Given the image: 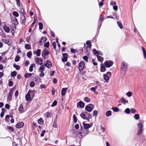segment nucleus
Segmentation results:
<instances>
[{
  "instance_id": "obj_5",
  "label": "nucleus",
  "mask_w": 146,
  "mask_h": 146,
  "mask_svg": "<svg viewBox=\"0 0 146 146\" xmlns=\"http://www.w3.org/2000/svg\"><path fill=\"white\" fill-rule=\"evenodd\" d=\"M94 106L91 104H89L85 107V109L86 111L89 112H91L94 108Z\"/></svg>"
},
{
  "instance_id": "obj_62",
  "label": "nucleus",
  "mask_w": 146,
  "mask_h": 146,
  "mask_svg": "<svg viewBox=\"0 0 146 146\" xmlns=\"http://www.w3.org/2000/svg\"><path fill=\"white\" fill-rule=\"evenodd\" d=\"M131 113H135L136 111V110L135 109L133 108H131Z\"/></svg>"
},
{
  "instance_id": "obj_34",
  "label": "nucleus",
  "mask_w": 146,
  "mask_h": 146,
  "mask_svg": "<svg viewBox=\"0 0 146 146\" xmlns=\"http://www.w3.org/2000/svg\"><path fill=\"white\" fill-rule=\"evenodd\" d=\"M134 118L136 120H138L139 119V114H135L134 117Z\"/></svg>"
},
{
  "instance_id": "obj_58",
  "label": "nucleus",
  "mask_w": 146,
  "mask_h": 146,
  "mask_svg": "<svg viewBox=\"0 0 146 146\" xmlns=\"http://www.w3.org/2000/svg\"><path fill=\"white\" fill-rule=\"evenodd\" d=\"M142 129H139L137 131V134L138 135H140L142 133Z\"/></svg>"
},
{
  "instance_id": "obj_24",
  "label": "nucleus",
  "mask_w": 146,
  "mask_h": 146,
  "mask_svg": "<svg viewBox=\"0 0 146 146\" xmlns=\"http://www.w3.org/2000/svg\"><path fill=\"white\" fill-rule=\"evenodd\" d=\"M106 70L105 66L103 64H101V65L100 70L102 72H104Z\"/></svg>"
},
{
  "instance_id": "obj_59",
  "label": "nucleus",
  "mask_w": 146,
  "mask_h": 146,
  "mask_svg": "<svg viewBox=\"0 0 146 146\" xmlns=\"http://www.w3.org/2000/svg\"><path fill=\"white\" fill-rule=\"evenodd\" d=\"M44 46L46 47H48L49 46V42H46L44 45Z\"/></svg>"
},
{
  "instance_id": "obj_36",
  "label": "nucleus",
  "mask_w": 146,
  "mask_h": 146,
  "mask_svg": "<svg viewBox=\"0 0 146 146\" xmlns=\"http://www.w3.org/2000/svg\"><path fill=\"white\" fill-rule=\"evenodd\" d=\"M117 24L118 26L121 29H122L123 28V27L121 23H120L119 21L117 22Z\"/></svg>"
},
{
  "instance_id": "obj_46",
  "label": "nucleus",
  "mask_w": 146,
  "mask_h": 146,
  "mask_svg": "<svg viewBox=\"0 0 146 146\" xmlns=\"http://www.w3.org/2000/svg\"><path fill=\"white\" fill-rule=\"evenodd\" d=\"M27 56L29 58H31L32 56V52H27Z\"/></svg>"
},
{
  "instance_id": "obj_41",
  "label": "nucleus",
  "mask_w": 146,
  "mask_h": 146,
  "mask_svg": "<svg viewBox=\"0 0 146 146\" xmlns=\"http://www.w3.org/2000/svg\"><path fill=\"white\" fill-rule=\"evenodd\" d=\"M104 18L103 17H102V16L101 15H100V20L99 21V24H102L103 20Z\"/></svg>"
},
{
  "instance_id": "obj_53",
  "label": "nucleus",
  "mask_w": 146,
  "mask_h": 146,
  "mask_svg": "<svg viewBox=\"0 0 146 146\" xmlns=\"http://www.w3.org/2000/svg\"><path fill=\"white\" fill-rule=\"evenodd\" d=\"M132 94V93L130 92H129L126 94V95L128 97H130L131 96Z\"/></svg>"
},
{
  "instance_id": "obj_8",
  "label": "nucleus",
  "mask_w": 146,
  "mask_h": 146,
  "mask_svg": "<svg viewBox=\"0 0 146 146\" xmlns=\"http://www.w3.org/2000/svg\"><path fill=\"white\" fill-rule=\"evenodd\" d=\"M84 62H81L79 63L78 68L80 72H81L84 69Z\"/></svg>"
},
{
  "instance_id": "obj_23",
  "label": "nucleus",
  "mask_w": 146,
  "mask_h": 146,
  "mask_svg": "<svg viewBox=\"0 0 146 146\" xmlns=\"http://www.w3.org/2000/svg\"><path fill=\"white\" fill-rule=\"evenodd\" d=\"M97 57V58L98 60L100 62H102L104 60V58L101 56L99 55H96Z\"/></svg>"
},
{
  "instance_id": "obj_1",
  "label": "nucleus",
  "mask_w": 146,
  "mask_h": 146,
  "mask_svg": "<svg viewBox=\"0 0 146 146\" xmlns=\"http://www.w3.org/2000/svg\"><path fill=\"white\" fill-rule=\"evenodd\" d=\"M128 64L125 61H123L121 66V73L124 75L127 72L128 68Z\"/></svg>"
},
{
  "instance_id": "obj_44",
  "label": "nucleus",
  "mask_w": 146,
  "mask_h": 146,
  "mask_svg": "<svg viewBox=\"0 0 146 146\" xmlns=\"http://www.w3.org/2000/svg\"><path fill=\"white\" fill-rule=\"evenodd\" d=\"M125 112L127 114H129L130 113V110L129 108H127L125 109Z\"/></svg>"
},
{
  "instance_id": "obj_60",
  "label": "nucleus",
  "mask_w": 146,
  "mask_h": 146,
  "mask_svg": "<svg viewBox=\"0 0 146 146\" xmlns=\"http://www.w3.org/2000/svg\"><path fill=\"white\" fill-rule=\"evenodd\" d=\"M83 58L84 60H85L86 62H88V58L87 56H84L83 57Z\"/></svg>"
},
{
  "instance_id": "obj_50",
  "label": "nucleus",
  "mask_w": 146,
  "mask_h": 146,
  "mask_svg": "<svg viewBox=\"0 0 146 146\" xmlns=\"http://www.w3.org/2000/svg\"><path fill=\"white\" fill-rule=\"evenodd\" d=\"M112 109L115 112H117L119 111V109L117 107H113L112 108Z\"/></svg>"
},
{
  "instance_id": "obj_64",
  "label": "nucleus",
  "mask_w": 146,
  "mask_h": 146,
  "mask_svg": "<svg viewBox=\"0 0 146 146\" xmlns=\"http://www.w3.org/2000/svg\"><path fill=\"white\" fill-rule=\"evenodd\" d=\"M29 63V61L28 60H27L25 62V65L26 66H28Z\"/></svg>"
},
{
  "instance_id": "obj_42",
  "label": "nucleus",
  "mask_w": 146,
  "mask_h": 146,
  "mask_svg": "<svg viewBox=\"0 0 146 146\" xmlns=\"http://www.w3.org/2000/svg\"><path fill=\"white\" fill-rule=\"evenodd\" d=\"M39 29L40 30H42L43 28V25L42 23L40 22L39 23Z\"/></svg>"
},
{
  "instance_id": "obj_37",
  "label": "nucleus",
  "mask_w": 146,
  "mask_h": 146,
  "mask_svg": "<svg viewBox=\"0 0 146 146\" xmlns=\"http://www.w3.org/2000/svg\"><path fill=\"white\" fill-rule=\"evenodd\" d=\"M84 100L86 102H90V99L88 97H85Z\"/></svg>"
},
{
  "instance_id": "obj_28",
  "label": "nucleus",
  "mask_w": 146,
  "mask_h": 146,
  "mask_svg": "<svg viewBox=\"0 0 146 146\" xmlns=\"http://www.w3.org/2000/svg\"><path fill=\"white\" fill-rule=\"evenodd\" d=\"M142 50L143 52V53L144 55V58L146 59V51L145 48L143 47H142Z\"/></svg>"
},
{
  "instance_id": "obj_22",
  "label": "nucleus",
  "mask_w": 146,
  "mask_h": 146,
  "mask_svg": "<svg viewBox=\"0 0 146 146\" xmlns=\"http://www.w3.org/2000/svg\"><path fill=\"white\" fill-rule=\"evenodd\" d=\"M3 29L4 31L7 33H8L10 31V29L9 27L5 26L3 27Z\"/></svg>"
},
{
  "instance_id": "obj_45",
  "label": "nucleus",
  "mask_w": 146,
  "mask_h": 146,
  "mask_svg": "<svg viewBox=\"0 0 146 146\" xmlns=\"http://www.w3.org/2000/svg\"><path fill=\"white\" fill-rule=\"evenodd\" d=\"M13 15L17 17H18L19 16L18 13L17 12L15 11L13 12Z\"/></svg>"
},
{
  "instance_id": "obj_31",
  "label": "nucleus",
  "mask_w": 146,
  "mask_h": 146,
  "mask_svg": "<svg viewBox=\"0 0 146 146\" xmlns=\"http://www.w3.org/2000/svg\"><path fill=\"white\" fill-rule=\"evenodd\" d=\"M111 112L110 110L107 111L106 113V115L107 117L111 116Z\"/></svg>"
},
{
  "instance_id": "obj_38",
  "label": "nucleus",
  "mask_w": 146,
  "mask_h": 146,
  "mask_svg": "<svg viewBox=\"0 0 146 146\" xmlns=\"http://www.w3.org/2000/svg\"><path fill=\"white\" fill-rule=\"evenodd\" d=\"M47 40V38L46 37H42L40 41V42H45Z\"/></svg>"
},
{
  "instance_id": "obj_47",
  "label": "nucleus",
  "mask_w": 146,
  "mask_h": 146,
  "mask_svg": "<svg viewBox=\"0 0 146 146\" xmlns=\"http://www.w3.org/2000/svg\"><path fill=\"white\" fill-rule=\"evenodd\" d=\"M16 75L17 72L15 71L12 72L11 74V76L12 77H15L16 76Z\"/></svg>"
},
{
  "instance_id": "obj_27",
  "label": "nucleus",
  "mask_w": 146,
  "mask_h": 146,
  "mask_svg": "<svg viewBox=\"0 0 146 146\" xmlns=\"http://www.w3.org/2000/svg\"><path fill=\"white\" fill-rule=\"evenodd\" d=\"M19 11L22 14L23 17H25L26 14L24 13V10L23 8H21L19 9Z\"/></svg>"
},
{
  "instance_id": "obj_18",
  "label": "nucleus",
  "mask_w": 146,
  "mask_h": 146,
  "mask_svg": "<svg viewBox=\"0 0 146 146\" xmlns=\"http://www.w3.org/2000/svg\"><path fill=\"white\" fill-rule=\"evenodd\" d=\"M41 50L40 49H38L36 51H34L33 54H36L37 56H39L40 55Z\"/></svg>"
},
{
  "instance_id": "obj_48",
  "label": "nucleus",
  "mask_w": 146,
  "mask_h": 146,
  "mask_svg": "<svg viewBox=\"0 0 146 146\" xmlns=\"http://www.w3.org/2000/svg\"><path fill=\"white\" fill-rule=\"evenodd\" d=\"M73 118L74 119V123H76L77 122V117L76 116L75 114H74L73 115Z\"/></svg>"
},
{
  "instance_id": "obj_16",
  "label": "nucleus",
  "mask_w": 146,
  "mask_h": 146,
  "mask_svg": "<svg viewBox=\"0 0 146 146\" xmlns=\"http://www.w3.org/2000/svg\"><path fill=\"white\" fill-rule=\"evenodd\" d=\"M15 25H12L11 26V33L13 35L14 33V31L16 29V27Z\"/></svg>"
},
{
  "instance_id": "obj_12",
  "label": "nucleus",
  "mask_w": 146,
  "mask_h": 146,
  "mask_svg": "<svg viewBox=\"0 0 146 146\" xmlns=\"http://www.w3.org/2000/svg\"><path fill=\"white\" fill-rule=\"evenodd\" d=\"M25 99L26 100L27 102H31L32 100V98L31 97L29 92H28L27 93L26 95Z\"/></svg>"
},
{
  "instance_id": "obj_17",
  "label": "nucleus",
  "mask_w": 146,
  "mask_h": 146,
  "mask_svg": "<svg viewBox=\"0 0 146 146\" xmlns=\"http://www.w3.org/2000/svg\"><path fill=\"white\" fill-rule=\"evenodd\" d=\"M19 112L21 113H23L24 111V110L22 104H21L19 106Z\"/></svg>"
},
{
  "instance_id": "obj_6",
  "label": "nucleus",
  "mask_w": 146,
  "mask_h": 146,
  "mask_svg": "<svg viewBox=\"0 0 146 146\" xmlns=\"http://www.w3.org/2000/svg\"><path fill=\"white\" fill-rule=\"evenodd\" d=\"M104 64L106 67L109 68L112 66L113 62L110 60H107L105 61Z\"/></svg>"
},
{
  "instance_id": "obj_4",
  "label": "nucleus",
  "mask_w": 146,
  "mask_h": 146,
  "mask_svg": "<svg viewBox=\"0 0 146 146\" xmlns=\"http://www.w3.org/2000/svg\"><path fill=\"white\" fill-rule=\"evenodd\" d=\"M82 124L83 125L84 128L85 129V133L87 134L88 133L90 132V131L88 129L91 127L92 125H90L89 124L85 123L84 122H83Z\"/></svg>"
},
{
  "instance_id": "obj_19",
  "label": "nucleus",
  "mask_w": 146,
  "mask_h": 146,
  "mask_svg": "<svg viewBox=\"0 0 146 146\" xmlns=\"http://www.w3.org/2000/svg\"><path fill=\"white\" fill-rule=\"evenodd\" d=\"M28 92H29V94H30V96L32 99L35 95V94L34 92H36V91L34 90H29Z\"/></svg>"
},
{
  "instance_id": "obj_33",
  "label": "nucleus",
  "mask_w": 146,
  "mask_h": 146,
  "mask_svg": "<svg viewBox=\"0 0 146 146\" xmlns=\"http://www.w3.org/2000/svg\"><path fill=\"white\" fill-rule=\"evenodd\" d=\"M86 44L87 45L89 46L88 47H89V48L91 47L92 44H91V42L90 41L88 40L86 42Z\"/></svg>"
},
{
  "instance_id": "obj_49",
  "label": "nucleus",
  "mask_w": 146,
  "mask_h": 146,
  "mask_svg": "<svg viewBox=\"0 0 146 146\" xmlns=\"http://www.w3.org/2000/svg\"><path fill=\"white\" fill-rule=\"evenodd\" d=\"M20 59V57L19 56H17L15 58V61L16 62H18Z\"/></svg>"
},
{
  "instance_id": "obj_63",
  "label": "nucleus",
  "mask_w": 146,
  "mask_h": 146,
  "mask_svg": "<svg viewBox=\"0 0 146 146\" xmlns=\"http://www.w3.org/2000/svg\"><path fill=\"white\" fill-rule=\"evenodd\" d=\"M53 48L54 49H55L56 47V43L55 42H53L52 44Z\"/></svg>"
},
{
  "instance_id": "obj_15",
  "label": "nucleus",
  "mask_w": 146,
  "mask_h": 146,
  "mask_svg": "<svg viewBox=\"0 0 146 146\" xmlns=\"http://www.w3.org/2000/svg\"><path fill=\"white\" fill-rule=\"evenodd\" d=\"M24 125L23 122H20L17 123L16 125V127L17 128H20L23 127Z\"/></svg>"
},
{
  "instance_id": "obj_21",
  "label": "nucleus",
  "mask_w": 146,
  "mask_h": 146,
  "mask_svg": "<svg viewBox=\"0 0 146 146\" xmlns=\"http://www.w3.org/2000/svg\"><path fill=\"white\" fill-rule=\"evenodd\" d=\"M4 42L5 43L8 45H10L11 44V41L9 39H6L4 40Z\"/></svg>"
},
{
  "instance_id": "obj_9",
  "label": "nucleus",
  "mask_w": 146,
  "mask_h": 146,
  "mask_svg": "<svg viewBox=\"0 0 146 146\" xmlns=\"http://www.w3.org/2000/svg\"><path fill=\"white\" fill-rule=\"evenodd\" d=\"M14 90V88H12L10 90L8 94L7 97V100H11L12 99V95L13 94V91Z\"/></svg>"
},
{
  "instance_id": "obj_52",
  "label": "nucleus",
  "mask_w": 146,
  "mask_h": 146,
  "mask_svg": "<svg viewBox=\"0 0 146 146\" xmlns=\"http://www.w3.org/2000/svg\"><path fill=\"white\" fill-rule=\"evenodd\" d=\"M104 1V0H101V1L100 2L99 1L98 2H99V6L100 7H101L103 5V2Z\"/></svg>"
},
{
  "instance_id": "obj_61",
  "label": "nucleus",
  "mask_w": 146,
  "mask_h": 146,
  "mask_svg": "<svg viewBox=\"0 0 146 146\" xmlns=\"http://www.w3.org/2000/svg\"><path fill=\"white\" fill-rule=\"evenodd\" d=\"M98 111L96 110H94L93 112V116H96L97 114Z\"/></svg>"
},
{
  "instance_id": "obj_57",
  "label": "nucleus",
  "mask_w": 146,
  "mask_h": 146,
  "mask_svg": "<svg viewBox=\"0 0 146 146\" xmlns=\"http://www.w3.org/2000/svg\"><path fill=\"white\" fill-rule=\"evenodd\" d=\"M57 104V102L56 101L54 100L52 104L51 105V106L52 107H54L56 106Z\"/></svg>"
},
{
  "instance_id": "obj_3",
  "label": "nucleus",
  "mask_w": 146,
  "mask_h": 146,
  "mask_svg": "<svg viewBox=\"0 0 146 146\" xmlns=\"http://www.w3.org/2000/svg\"><path fill=\"white\" fill-rule=\"evenodd\" d=\"M45 67H44V65L41 66L39 68L38 72H40L39 76L40 77H44V74L43 72L44 71V69Z\"/></svg>"
},
{
  "instance_id": "obj_32",
  "label": "nucleus",
  "mask_w": 146,
  "mask_h": 146,
  "mask_svg": "<svg viewBox=\"0 0 146 146\" xmlns=\"http://www.w3.org/2000/svg\"><path fill=\"white\" fill-rule=\"evenodd\" d=\"M121 100H122V102L125 104H127L128 103V101L126 100L125 99L121 98Z\"/></svg>"
},
{
  "instance_id": "obj_29",
  "label": "nucleus",
  "mask_w": 146,
  "mask_h": 146,
  "mask_svg": "<svg viewBox=\"0 0 146 146\" xmlns=\"http://www.w3.org/2000/svg\"><path fill=\"white\" fill-rule=\"evenodd\" d=\"M35 64H32L30 66L29 68V71L30 72H32L33 71V67H35Z\"/></svg>"
},
{
  "instance_id": "obj_43",
  "label": "nucleus",
  "mask_w": 146,
  "mask_h": 146,
  "mask_svg": "<svg viewBox=\"0 0 146 146\" xmlns=\"http://www.w3.org/2000/svg\"><path fill=\"white\" fill-rule=\"evenodd\" d=\"M137 126L139 129H142L143 126L141 123H139L137 124Z\"/></svg>"
},
{
  "instance_id": "obj_11",
  "label": "nucleus",
  "mask_w": 146,
  "mask_h": 146,
  "mask_svg": "<svg viewBox=\"0 0 146 146\" xmlns=\"http://www.w3.org/2000/svg\"><path fill=\"white\" fill-rule=\"evenodd\" d=\"M87 134L85 133L84 130L83 131L82 130V132H78L77 136H78L80 139H81L83 136H84Z\"/></svg>"
},
{
  "instance_id": "obj_54",
  "label": "nucleus",
  "mask_w": 146,
  "mask_h": 146,
  "mask_svg": "<svg viewBox=\"0 0 146 146\" xmlns=\"http://www.w3.org/2000/svg\"><path fill=\"white\" fill-rule=\"evenodd\" d=\"M7 128L11 131L13 132L14 131V128L10 126H7Z\"/></svg>"
},
{
  "instance_id": "obj_40",
  "label": "nucleus",
  "mask_w": 146,
  "mask_h": 146,
  "mask_svg": "<svg viewBox=\"0 0 146 146\" xmlns=\"http://www.w3.org/2000/svg\"><path fill=\"white\" fill-rule=\"evenodd\" d=\"M13 67L15 68L17 70H19L20 69V67L19 66L17 65L16 64H14L13 65Z\"/></svg>"
},
{
  "instance_id": "obj_2",
  "label": "nucleus",
  "mask_w": 146,
  "mask_h": 146,
  "mask_svg": "<svg viewBox=\"0 0 146 146\" xmlns=\"http://www.w3.org/2000/svg\"><path fill=\"white\" fill-rule=\"evenodd\" d=\"M80 116L82 118L84 119L87 120L88 122L90 121V119L92 118L90 114L88 113L87 112L81 113L80 114Z\"/></svg>"
},
{
  "instance_id": "obj_13",
  "label": "nucleus",
  "mask_w": 146,
  "mask_h": 146,
  "mask_svg": "<svg viewBox=\"0 0 146 146\" xmlns=\"http://www.w3.org/2000/svg\"><path fill=\"white\" fill-rule=\"evenodd\" d=\"M85 106V103L82 101L78 102L77 103V107H80L79 108H83Z\"/></svg>"
},
{
  "instance_id": "obj_39",
  "label": "nucleus",
  "mask_w": 146,
  "mask_h": 146,
  "mask_svg": "<svg viewBox=\"0 0 146 146\" xmlns=\"http://www.w3.org/2000/svg\"><path fill=\"white\" fill-rule=\"evenodd\" d=\"M32 76V74L31 73H27L25 75V77L26 78H27L31 76Z\"/></svg>"
},
{
  "instance_id": "obj_30",
  "label": "nucleus",
  "mask_w": 146,
  "mask_h": 146,
  "mask_svg": "<svg viewBox=\"0 0 146 146\" xmlns=\"http://www.w3.org/2000/svg\"><path fill=\"white\" fill-rule=\"evenodd\" d=\"M25 48L26 49L29 50L31 48V45L29 44H26L25 45Z\"/></svg>"
},
{
  "instance_id": "obj_51",
  "label": "nucleus",
  "mask_w": 146,
  "mask_h": 146,
  "mask_svg": "<svg viewBox=\"0 0 146 146\" xmlns=\"http://www.w3.org/2000/svg\"><path fill=\"white\" fill-rule=\"evenodd\" d=\"M78 132L77 131H74L73 132V134L75 137H77L78 136Z\"/></svg>"
},
{
  "instance_id": "obj_56",
  "label": "nucleus",
  "mask_w": 146,
  "mask_h": 146,
  "mask_svg": "<svg viewBox=\"0 0 146 146\" xmlns=\"http://www.w3.org/2000/svg\"><path fill=\"white\" fill-rule=\"evenodd\" d=\"M10 119V117L9 115H7L5 117V121L7 122H9V120Z\"/></svg>"
},
{
  "instance_id": "obj_26",
  "label": "nucleus",
  "mask_w": 146,
  "mask_h": 146,
  "mask_svg": "<svg viewBox=\"0 0 146 146\" xmlns=\"http://www.w3.org/2000/svg\"><path fill=\"white\" fill-rule=\"evenodd\" d=\"M12 22L13 23V25H17L18 23L17 22V19L16 18H14L13 21H12Z\"/></svg>"
},
{
  "instance_id": "obj_10",
  "label": "nucleus",
  "mask_w": 146,
  "mask_h": 146,
  "mask_svg": "<svg viewBox=\"0 0 146 146\" xmlns=\"http://www.w3.org/2000/svg\"><path fill=\"white\" fill-rule=\"evenodd\" d=\"M36 63L38 65L42 66L43 61L42 59L39 58H36L35 59Z\"/></svg>"
},
{
  "instance_id": "obj_35",
  "label": "nucleus",
  "mask_w": 146,
  "mask_h": 146,
  "mask_svg": "<svg viewBox=\"0 0 146 146\" xmlns=\"http://www.w3.org/2000/svg\"><path fill=\"white\" fill-rule=\"evenodd\" d=\"M38 123L40 124H42L43 123V121L41 118H40L38 120Z\"/></svg>"
},
{
  "instance_id": "obj_55",
  "label": "nucleus",
  "mask_w": 146,
  "mask_h": 146,
  "mask_svg": "<svg viewBox=\"0 0 146 146\" xmlns=\"http://www.w3.org/2000/svg\"><path fill=\"white\" fill-rule=\"evenodd\" d=\"M88 46H87L86 47V50L85 51V53L87 54L88 55L89 54V51L90 50H88Z\"/></svg>"
},
{
  "instance_id": "obj_7",
  "label": "nucleus",
  "mask_w": 146,
  "mask_h": 146,
  "mask_svg": "<svg viewBox=\"0 0 146 146\" xmlns=\"http://www.w3.org/2000/svg\"><path fill=\"white\" fill-rule=\"evenodd\" d=\"M49 54V52L46 49H44L42 53V55L44 59H45L46 58V56Z\"/></svg>"
},
{
  "instance_id": "obj_25",
  "label": "nucleus",
  "mask_w": 146,
  "mask_h": 146,
  "mask_svg": "<svg viewBox=\"0 0 146 146\" xmlns=\"http://www.w3.org/2000/svg\"><path fill=\"white\" fill-rule=\"evenodd\" d=\"M104 78L105 80L107 81L106 82H108V81L109 80V76L107 74H104Z\"/></svg>"
},
{
  "instance_id": "obj_20",
  "label": "nucleus",
  "mask_w": 146,
  "mask_h": 146,
  "mask_svg": "<svg viewBox=\"0 0 146 146\" xmlns=\"http://www.w3.org/2000/svg\"><path fill=\"white\" fill-rule=\"evenodd\" d=\"M67 90V88H63L61 90V94L62 96H64L65 95Z\"/></svg>"
},
{
  "instance_id": "obj_14",
  "label": "nucleus",
  "mask_w": 146,
  "mask_h": 146,
  "mask_svg": "<svg viewBox=\"0 0 146 146\" xmlns=\"http://www.w3.org/2000/svg\"><path fill=\"white\" fill-rule=\"evenodd\" d=\"M44 65L45 67L46 66V67L49 68L51 67L52 64L51 62L50 61L47 60V61L45 64L44 65Z\"/></svg>"
}]
</instances>
